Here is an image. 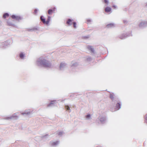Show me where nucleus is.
<instances>
[{
  "label": "nucleus",
  "instance_id": "nucleus-33",
  "mask_svg": "<svg viewBox=\"0 0 147 147\" xmlns=\"http://www.w3.org/2000/svg\"><path fill=\"white\" fill-rule=\"evenodd\" d=\"M144 118L145 119V122L147 123V114L145 116Z\"/></svg>",
  "mask_w": 147,
  "mask_h": 147
},
{
  "label": "nucleus",
  "instance_id": "nucleus-6",
  "mask_svg": "<svg viewBox=\"0 0 147 147\" xmlns=\"http://www.w3.org/2000/svg\"><path fill=\"white\" fill-rule=\"evenodd\" d=\"M147 26V21H146L141 22L139 24V27L140 28H143Z\"/></svg>",
  "mask_w": 147,
  "mask_h": 147
},
{
  "label": "nucleus",
  "instance_id": "nucleus-29",
  "mask_svg": "<svg viewBox=\"0 0 147 147\" xmlns=\"http://www.w3.org/2000/svg\"><path fill=\"white\" fill-rule=\"evenodd\" d=\"M73 27L75 28H76V22H73Z\"/></svg>",
  "mask_w": 147,
  "mask_h": 147
},
{
  "label": "nucleus",
  "instance_id": "nucleus-16",
  "mask_svg": "<svg viewBox=\"0 0 147 147\" xmlns=\"http://www.w3.org/2000/svg\"><path fill=\"white\" fill-rule=\"evenodd\" d=\"M85 119L86 120H90L92 119L90 114H89L85 116Z\"/></svg>",
  "mask_w": 147,
  "mask_h": 147
},
{
  "label": "nucleus",
  "instance_id": "nucleus-24",
  "mask_svg": "<svg viewBox=\"0 0 147 147\" xmlns=\"http://www.w3.org/2000/svg\"><path fill=\"white\" fill-rule=\"evenodd\" d=\"M51 17L50 16H48L47 21H46V24L48 25L50 21Z\"/></svg>",
  "mask_w": 147,
  "mask_h": 147
},
{
  "label": "nucleus",
  "instance_id": "nucleus-11",
  "mask_svg": "<svg viewBox=\"0 0 147 147\" xmlns=\"http://www.w3.org/2000/svg\"><path fill=\"white\" fill-rule=\"evenodd\" d=\"M30 110L29 109L26 110L24 112L22 113V114L23 115H27L30 113Z\"/></svg>",
  "mask_w": 147,
  "mask_h": 147
},
{
  "label": "nucleus",
  "instance_id": "nucleus-10",
  "mask_svg": "<svg viewBox=\"0 0 147 147\" xmlns=\"http://www.w3.org/2000/svg\"><path fill=\"white\" fill-rule=\"evenodd\" d=\"M11 17L13 19H15L16 20H19L21 19V17L20 16H16L14 15H12Z\"/></svg>",
  "mask_w": 147,
  "mask_h": 147
},
{
  "label": "nucleus",
  "instance_id": "nucleus-39",
  "mask_svg": "<svg viewBox=\"0 0 147 147\" xmlns=\"http://www.w3.org/2000/svg\"><path fill=\"white\" fill-rule=\"evenodd\" d=\"M145 6H146V7H147V3H146Z\"/></svg>",
  "mask_w": 147,
  "mask_h": 147
},
{
  "label": "nucleus",
  "instance_id": "nucleus-12",
  "mask_svg": "<svg viewBox=\"0 0 147 147\" xmlns=\"http://www.w3.org/2000/svg\"><path fill=\"white\" fill-rule=\"evenodd\" d=\"M59 141H57L55 142H51L50 144L51 145L53 146H56L59 144Z\"/></svg>",
  "mask_w": 147,
  "mask_h": 147
},
{
  "label": "nucleus",
  "instance_id": "nucleus-21",
  "mask_svg": "<svg viewBox=\"0 0 147 147\" xmlns=\"http://www.w3.org/2000/svg\"><path fill=\"white\" fill-rule=\"evenodd\" d=\"M43 16H40V19L41 21L45 24H46V21L45 19V18H43Z\"/></svg>",
  "mask_w": 147,
  "mask_h": 147
},
{
  "label": "nucleus",
  "instance_id": "nucleus-35",
  "mask_svg": "<svg viewBox=\"0 0 147 147\" xmlns=\"http://www.w3.org/2000/svg\"><path fill=\"white\" fill-rule=\"evenodd\" d=\"M104 2L107 4V5H108L109 3V1L108 0H104Z\"/></svg>",
  "mask_w": 147,
  "mask_h": 147
},
{
  "label": "nucleus",
  "instance_id": "nucleus-31",
  "mask_svg": "<svg viewBox=\"0 0 147 147\" xmlns=\"http://www.w3.org/2000/svg\"><path fill=\"white\" fill-rule=\"evenodd\" d=\"M90 37V35H88L86 36H85L83 37V38L85 39H86L89 38Z\"/></svg>",
  "mask_w": 147,
  "mask_h": 147
},
{
  "label": "nucleus",
  "instance_id": "nucleus-8",
  "mask_svg": "<svg viewBox=\"0 0 147 147\" xmlns=\"http://www.w3.org/2000/svg\"><path fill=\"white\" fill-rule=\"evenodd\" d=\"M67 64L65 63L62 62L60 64L59 68L60 70H63L67 67Z\"/></svg>",
  "mask_w": 147,
  "mask_h": 147
},
{
  "label": "nucleus",
  "instance_id": "nucleus-2",
  "mask_svg": "<svg viewBox=\"0 0 147 147\" xmlns=\"http://www.w3.org/2000/svg\"><path fill=\"white\" fill-rule=\"evenodd\" d=\"M113 93H110L109 97L112 100L111 104L113 107H115L117 110H119L121 107V104L118 98L114 97Z\"/></svg>",
  "mask_w": 147,
  "mask_h": 147
},
{
  "label": "nucleus",
  "instance_id": "nucleus-22",
  "mask_svg": "<svg viewBox=\"0 0 147 147\" xmlns=\"http://www.w3.org/2000/svg\"><path fill=\"white\" fill-rule=\"evenodd\" d=\"M111 10V8L110 7H106L105 9V11L107 13L110 12Z\"/></svg>",
  "mask_w": 147,
  "mask_h": 147
},
{
  "label": "nucleus",
  "instance_id": "nucleus-5",
  "mask_svg": "<svg viewBox=\"0 0 147 147\" xmlns=\"http://www.w3.org/2000/svg\"><path fill=\"white\" fill-rule=\"evenodd\" d=\"M18 113L17 112L13 114L12 116L5 117L4 119L5 120H9L10 119H16L18 118V117L17 115H18Z\"/></svg>",
  "mask_w": 147,
  "mask_h": 147
},
{
  "label": "nucleus",
  "instance_id": "nucleus-30",
  "mask_svg": "<svg viewBox=\"0 0 147 147\" xmlns=\"http://www.w3.org/2000/svg\"><path fill=\"white\" fill-rule=\"evenodd\" d=\"M38 11V9H35L34 10V14L35 15H36Z\"/></svg>",
  "mask_w": 147,
  "mask_h": 147
},
{
  "label": "nucleus",
  "instance_id": "nucleus-15",
  "mask_svg": "<svg viewBox=\"0 0 147 147\" xmlns=\"http://www.w3.org/2000/svg\"><path fill=\"white\" fill-rule=\"evenodd\" d=\"M78 65V63L77 62H72L71 66L72 67H74L77 66Z\"/></svg>",
  "mask_w": 147,
  "mask_h": 147
},
{
  "label": "nucleus",
  "instance_id": "nucleus-34",
  "mask_svg": "<svg viewBox=\"0 0 147 147\" xmlns=\"http://www.w3.org/2000/svg\"><path fill=\"white\" fill-rule=\"evenodd\" d=\"M92 20L90 19H88L87 20V24H89L90 23H91L92 22Z\"/></svg>",
  "mask_w": 147,
  "mask_h": 147
},
{
  "label": "nucleus",
  "instance_id": "nucleus-25",
  "mask_svg": "<svg viewBox=\"0 0 147 147\" xmlns=\"http://www.w3.org/2000/svg\"><path fill=\"white\" fill-rule=\"evenodd\" d=\"M9 16V14L8 13H5L3 15V18H5L7 17H8Z\"/></svg>",
  "mask_w": 147,
  "mask_h": 147
},
{
  "label": "nucleus",
  "instance_id": "nucleus-27",
  "mask_svg": "<svg viewBox=\"0 0 147 147\" xmlns=\"http://www.w3.org/2000/svg\"><path fill=\"white\" fill-rule=\"evenodd\" d=\"M56 134H57L58 135H59V136H61L64 134V132L63 131H59L58 132H57Z\"/></svg>",
  "mask_w": 147,
  "mask_h": 147
},
{
  "label": "nucleus",
  "instance_id": "nucleus-13",
  "mask_svg": "<svg viewBox=\"0 0 147 147\" xmlns=\"http://www.w3.org/2000/svg\"><path fill=\"white\" fill-rule=\"evenodd\" d=\"M56 101L55 100L51 101L47 105L48 107H51L54 106L55 102Z\"/></svg>",
  "mask_w": 147,
  "mask_h": 147
},
{
  "label": "nucleus",
  "instance_id": "nucleus-14",
  "mask_svg": "<svg viewBox=\"0 0 147 147\" xmlns=\"http://www.w3.org/2000/svg\"><path fill=\"white\" fill-rule=\"evenodd\" d=\"M115 27L114 24L113 23H110L107 25L106 27L107 28H110Z\"/></svg>",
  "mask_w": 147,
  "mask_h": 147
},
{
  "label": "nucleus",
  "instance_id": "nucleus-3",
  "mask_svg": "<svg viewBox=\"0 0 147 147\" xmlns=\"http://www.w3.org/2000/svg\"><path fill=\"white\" fill-rule=\"evenodd\" d=\"M9 40H7L4 42H0V47L5 49L6 48L8 45H10Z\"/></svg>",
  "mask_w": 147,
  "mask_h": 147
},
{
  "label": "nucleus",
  "instance_id": "nucleus-4",
  "mask_svg": "<svg viewBox=\"0 0 147 147\" xmlns=\"http://www.w3.org/2000/svg\"><path fill=\"white\" fill-rule=\"evenodd\" d=\"M132 36V35L131 33L125 32L120 35L119 36V38L121 39H123L128 37L131 36Z\"/></svg>",
  "mask_w": 147,
  "mask_h": 147
},
{
  "label": "nucleus",
  "instance_id": "nucleus-28",
  "mask_svg": "<svg viewBox=\"0 0 147 147\" xmlns=\"http://www.w3.org/2000/svg\"><path fill=\"white\" fill-rule=\"evenodd\" d=\"M92 60V58L90 56H88L86 59V60L88 62Z\"/></svg>",
  "mask_w": 147,
  "mask_h": 147
},
{
  "label": "nucleus",
  "instance_id": "nucleus-17",
  "mask_svg": "<svg viewBox=\"0 0 147 147\" xmlns=\"http://www.w3.org/2000/svg\"><path fill=\"white\" fill-rule=\"evenodd\" d=\"M55 8L54 7L53 9H49L48 10V13L49 14H51L53 11H55Z\"/></svg>",
  "mask_w": 147,
  "mask_h": 147
},
{
  "label": "nucleus",
  "instance_id": "nucleus-1",
  "mask_svg": "<svg viewBox=\"0 0 147 147\" xmlns=\"http://www.w3.org/2000/svg\"><path fill=\"white\" fill-rule=\"evenodd\" d=\"M36 63L38 66L46 68H50L51 65L49 61L42 57H40L37 60Z\"/></svg>",
  "mask_w": 147,
  "mask_h": 147
},
{
  "label": "nucleus",
  "instance_id": "nucleus-9",
  "mask_svg": "<svg viewBox=\"0 0 147 147\" xmlns=\"http://www.w3.org/2000/svg\"><path fill=\"white\" fill-rule=\"evenodd\" d=\"M88 49L90 51L91 53L95 54V51L94 48L93 47V46L90 45H88L87 46Z\"/></svg>",
  "mask_w": 147,
  "mask_h": 147
},
{
  "label": "nucleus",
  "instance_id": "nucleus-18",
  "mask_svg": "<svg viewBox=\"0 0 147 147\" xmlns=\"http://www.w3.org/2000/svg\"><path fill=\"white\" fill-rule=\"evenodd\" d=\"M72 20L70 19H68L67 21L66 24L69 25H72Z\"/></svg>",
  "mask_w": 147,
  "mask_h": 147
},
{
  "label": "nucleus",
  "instance_id": "nucleus-20",
  "mask_svg": "<svg viewBox=\"0 0 147 147\" xmlns=\"http://www.w3.org/2000/svg\"><path fill=\"white\" fill-rule=\"evenodd\" d=\"M70 108V107L68 105H65V109H66V110L69 112H71V110Z\"/></svg>",
  "mask_w": 147,
  "mask_h": 147
},
{
  "label": "nucleus",
  "instance_id": "nucleus-36",
  "mask_svg": "<svg viewBox=\"0 0 147 147\" xmlns=\"http://www.w3.org/2000/svg\"><path fill=\"white\" fill-rule=\"evenodd\" d=\"M112 7L114 9H116L117 8V6H116L115 5H113L112 6Z\"/></svg>",
  "mask_w": 147,
  "mask_h": 147
},
{
  "label": "nucleus",
  "instance_id": "nucleus-7",
  "mask_svg": "<svg viewBox=\"0 0 147 147\" xmlns=\"http://www.w3.org/2000/svg\"><path fill=\"white\" fill-rule=\"evenodd\" d=\"M98 119L100 121V123L102 124L105 123L107 120V118L106 116H100L98 117Z\"/></svg>",
  "mask_w": 147,
  "mask_h": 147
},
{
  "label": "nucleus",
  "instance_id": "nucleus-32",
  "mask_svg": "<svg viewBox=\"0 0 147 147\" xmlns=\"http://www.w3.org/2000/svg\"><path fill=\"white\" fill-rule=\"evenodd\" d=\"M49 136L48 135V134H47V135H45L44 136H42V138H48V137H49Z\"/></svg>",
  "mask_w": 147,
  "mask_h": 147
},
{
  "label": "nucleus",
  "instance_id": "nucleus-37",
  "mask_svg": "<svg viewBox=\"0 0 147 147\" xmlns=\"http://www.w3.org/2000/svg\"><path fill=\"white\" fill-rule=\"evenodd\" d=\"M123 22L125 24H127V23L128 22L126 20H123Z\"/></svg>",
  "mask_w": 147,
  "mask_h": 147
},
{
  "label": "nucleus",
  "instance_id": "nucleus-38",
  "mask_svg": "<svg viewBox=\"0 0 147 147\" xmlns=\"http://www.w3.org/2000/svg\"><path fill=\"white\" fill-rule=\"evenodd\" d=\"M2 25V22H1L0 20V26H1Z\"/></svg>",
  "mask_w": 147,
  "mask_h": 147
},
{
  "label": "nucleus",
  "instance_id": "nucleus-23",
  "mask_svg": "<svg viewBox=\"0 0 147 147\" xmlns=\"http://www.w3.org/2000/svg\"><path fill=\"white\" fill-rule=\"evenodd\" d=\"M25 56V55L24 54L23 52H21L19 54V57L20 58L22 59H24V57Z\"/></svg>",
  "mask_w": 147,
  "mask_h": 147
},
{
  "label": "nucleus",
  "instance_id": "nucleus-19",
  "mask_svg": "<svg viewBox=\"0 0 147 147\" xmlns=\"http://www.w3.org/2000/svg\"><path fill=\"white\" fill-rule=\"evenodd\" d=\"M38 30V28H37L34 27L31 29H28V30L30 32H32L35 30Z\"/></svg>",
  "mask_w": 147,
  "mask_h": 147
},
{
  "label": "nucleus",
  "instance_id": "nucleus-26",
  "mask_svg": "<svg viewBox=\"0 0 147 147\" xmlns=\"http://www.w3.org/2000/svg\"><path fill=\"white\" fill-rule=\"evenodd\" d=\"M7 25L8 26H12L14 27H15V25H14V24H13L11 22H9V21H7Z\"/></svg>",
  "mask_w": 147,
  "mask_h": 147
}]
</instances>
